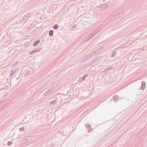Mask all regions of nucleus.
<instances>
[{"mask_svg":"<svg viewBox=\"0 0 147 147\" xmlns=\"http://www.w3.org/2000/svg\"><path fill=\"white\" fill-rule=\"evenodd\" d=\"M77 26V25H76V24H75V25H74V28H76V26Z\"/></svg>","mask_w":147,"mask_h":147,"instance_id":"nucleus-18","label":"nucleus"},{"mask_svg":"<svg viewBox=\"0 0 147 147\" xmlns=\"http://www.w3.org/2000/svg\"><path fill=\"white\" fill-rule=\"evenodd\" d=\"M34 54V53L32 51H31V52L29 53V54L30 55H32V54Z\"/></svg>","mask_w":147,"mask_h":147,"instance_id":"nucleus-16","label":"nucleus"},{"mask_svg":"<svg viewBox=\"0 0 147 147\" xmlns=\"http://www.w3.org/2000/svg\"><path fill=\"white\" fill-rule=\"evenodd\" d=\"M123 12L122 13H120V14H119V15L120 16H121V15H122L123 14H123Z\"/></svg>","mask_w":147,"mask_h":147,"instance_id":"nucleus-19","label":"nucleus"},{"mask_svg":"<svg viewBox=\"0 0 147 147\" xmlns=\"http://www.w3.org/2000/svg\"><path fill=\"white\" fill-rule=\"evenodd\" d=\"M58 28V26L57 24H56L53 26V28L55 30L57 29Z\"/></svg>","mask_w":147,"mask_h":147,"instance_id":"nucleus-7","label":"nucleus"},{"mask_svg":"<svg viewBox=\"0 0 147 147\" xmlns=\"http://www.w3.org/2000/svg\"><path fill=\"white\" fill-rule=\"evenodd\" d=\"M5 101V100H2L1 101H0V104H1L3 102H4Z\"/></svg>","mask_w":147,"mask_h":147,"instance_id":"nucleus-13","label":"nucleus"},{"mask_svg":"<svg viewBox=\"0 0 147 147\" xmlns=\"http://www.w3.org/2000/svg\"><path fill=\"white\" fill-rule=\"evenodd\" d=\"M28 44L29 45H29V44Z\"/></svg>","mask_w":147,"mask_h":147,"instance_id":"nucleus-21","label":"nucleus"},{"mask_svg":"<svg viewBox=\"0 0 147 147\" xmlns=\"http://www.w3.org/2000/svg\"><path fill=\"white\" fill-rule=\"evenodd\" d=\"M17 70V68L16 67L13 68L11 71V76H12L16 72Z\"/></svg>","mask_w":147,"mask_h":147,"instance_id":"nucleus-2","label":"nucleus"},{"mask_svg":"<svg viewBox=\"0 0 147 147\" xmlns=\"http://www.w3.org/2000/svg\"><path fill=\"white\" fill-rule=\"evenodd\" d=\"M92 37H93V34H91L89 35L88 38V39H90Z\"/></svg>","mask_w":147,"mask_h":147,"instance_id":"nucleus-10","label":"nucleus"},{"mask_svg":"<svg viewBox=\"0 0 147 147\" xmlns=\"http://www.w3.org/2000/svg\"><path fill=\"white\" fill-rule=\"evenodd\" d=\"M144 83V82H143L142 83Z\"/></svg>","mask_w":147,"mask_h":147,"instance_id":"nucleus-23","label":"nucleus"},{"mask_svg":"<svg viewBox=\"0 0 147 147\" xmlns=\"http://www.w3.org/2000/svg\"><path fill=\"white\" fill-rule=\"evenodd\" d=\"M49 35L50 36H52L53 35V30H51L49 31Z\"/></svg>","mask_w":147,"mask_h":147,"instance_id":"nucleus-4","label":"nucleus"},{"mask_svg":"<svg viewBox=\"0 0 147 147\" xmlns=\"http://www.w3.org/2000/svg\"><path fill=\"white\" fill-rule=\"evenodd\" d=\"M12 142H8V145L9 146H10L12 144Z\"/></svg>","mask_w":147,"mask_h":147,"instance_id":"nucleus-11","label":"nucleus"},{"mask_svg":"<svg viewBox=\"0 0 147 147\" xmlns=\"http://www.w3.org/2000/svg\"><path fill=\"white\" fill-rule=\"evenodd\" d=\"M102 6L104 9H105L107 7V5L106 4H103L102 5Z\"/></svg>","mask_w":147,"mask_h":147,"instance_id":"nucleus-8","label":"nucleus"},{"mask_svg":"<svg viewBox=\"0 0 147 147\" xmlns=\"http://www.w3.org/2000/svg\"><path fill=\"white\" fill-rule=\"evenodd\" d=\"M73 27H74V26L71 27V28H73Z\"/></svg>","mask_w":147,"mask_h":147,"instance_id":"nucleus-22","label":"nucleus"},{"mask_svg":"<svg viewBox=\"0 0 147 147\" xmlns=\"http://www.w3.org/2000/svg\"><path fill=\"white\" fill-rule=\"evenodd\" d=\"M18 63V61H16V62L15 64H13V66H12L13 67H14Z\"/></svg>","mask_w":147,"mask_h":147,"instance_id":"nucleus-14","label":"nucleus"},{"mask_svg":"<svg viewBox=\"0 0 147 147\" xmlns=\"http://www.w3.org/2000/svg\"><path fill=\"white\" fill-rule=\"evenodd\" d=\"M56 101L55 100H54L53 101H51L50 103L49 104L51 105H54V104H55V103H56Z\"/></svg>","mask_w":147,"mask_h":147,"instance_id":"nucleus-6","label":"nucleus"},{"mask_svg":"<svg viewBox=\"0 0 147 147\" xmlns=\"http://www.w3.org/2000/svg\"><path fill=\"white\" fill-rule=\"evenodd\" d=\"M73 86V84H72L71 87V88H72V89H73L74 88V86Z\"/></svg>","mask_w":147,"mask_h":147,"instance_id":"nucleus-17","label":"nucleus"},{"mask_svg":"<svg viewBox=\"0 0 147 147\" xmlns=\"http://www.w3.org/2000/svg\"><path fill=\"white\" fill-rule=\"evenodd\" d=\"M24 127H21L20 129V131H23L24 130Z\"/></svg>","mask_w":147,"mask_h":147,"instance_id":"nucleus-12","label":"nucleus"},{"mask_svg":"<svg viewBox=\"0 0 147 147\" xmlns=\"http://www.w3.org/2000/svg\"><path fill=\"white\" fill-rule=\"evenodd\" d=\"M97 31L96 30H95L91 34H93V36H94L97 33Z\"/></svg>","mask_w":147,"mask_h":147,"instance_id":"nucleus-9","label":"nucleus"},{"mask_svg":"<svg viewBox=\"0 0 147 147\" xmlns=\"http://www.w3.org/2000/svg\"><path fill=\"white\" fill-rule=\"evenodd\" d=\"M32 13L31 12H29L24 16L22 17V18L23 20L27 19L29 17V16L31 15Z\"/></svg>","mask_w":147,"mask_h":147,"instance_id":"nucleus-1","label":"nucleus"},{"mask_svg":"<svg viewBox=\"0 0 147 147\" xmlns=\"http://www.w3.org/2000/svg\"><path fill=\"white\" fill-rule=\"evenodd\" d=\"M89 39H88V38H87L86 39H85V41H88Z\"/></svg>","mask_w":147,"mask_h":147,"instance_id":"nucleus-15","label":"nucleus"},{"mask_svg":"<svg viewBox=\"0 0 147 147\" xmlns=\"http://www.w3.org/2000/svg\"><path fill=\"white\" fill-rule=\"evenodd\" d=\"M41 50V49L40 48H39L32 51L34 53H35L37 52L40 51Z\"/></svg>","mask_w":147,"mask_h":147,"instance_id":"nucleus-5","label":"nucleus"},{"mask_svg":"<svg viewBox=\"0 0 147 147\" xmlns=\"http://www.w3.org/2000/svg\"><path fill=\"white\" fill-rule=\"evenodd\" d=\"M49 92V90H48L47 91V92H46L47 93V94L48 93V92Z\"/></svg>","mask_w":147,"mask_h":147,"instance_id":"nucleus-20","label":"nucleus"},{"mask_svg":"<svg viewBox=\"0 0 147 147\" xmlns=\"http://www.w3.org/2000/svg\"><path fill=\"white\" fill-rule=\"evenodd\" d=\"M40 42V40H37L34 43V44L33 46H36Z\"/></svg>","mask_w":147,"mask_h":147,"instance_id":"nucleus-3","label":"nucleus"}]
</instances>
